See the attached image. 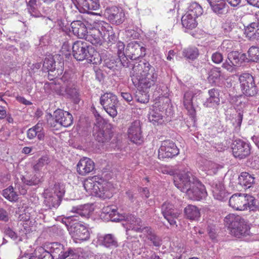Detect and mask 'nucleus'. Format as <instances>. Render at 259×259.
I'll list each match as a JSON object with an SVG mask.
<instances>
[{"label":"nucleus","mask_w":259,"mask_h":259,"mask_svg":"<svg viewBox=\"0 0 259 259\" xmlns=\"http://www.w3.org/2000/svg\"><path fill=\"white\" fill-rule=\"evenodd\" d=\"M133 83L147 90L157 83L158 73L149 63L140 61L134 64L130 72Z\"/></svg>","instance_id":"obj_1"},{"label":"nucleus","mask_w":259,"mask_h":259,"mask_svg":"<svg viewBox=\"0 0 259 259\" xmlns=\"http://www.w3.org/2000/svg\"><path fill=\"white\" fill-rule=\"evenodd\" d=\"M174 183L192 200H199L206 195L204 186L190 172H184L175 176Z\"/></svg>","instance_id":"obj_2"},{"label":"nucleus","mask_w":259,"mask_h":259,"mask_svg":"<svg viewBox=\"0 0 259 259\" xmlns=\"http://www.w3.org/2000/svg\"><path fill=\"white\" fill-rule=\"evenodd\" d=\"M72 53L74 58L78 61L86 59L89 63L94 64L101 61L99 54L84 41H75L72 46Z\"/></svg>","instance_id":"obj_3"},{"label":"nucleus","mask_w":259,"mask_h":259,"mask_svg":"<svg viewBox=\"0 0 259 259\" xmlns=\"http://www.w3.org/2000/svg\"><path fill=\"white\" fill-rule=\"evenodd\" d=\"M224 222L229 229L231 234L236 237L240 238L249 234V225L239 215L229 214L225 218Z\"/></svg>","instance_id":"obj_4"},{"label":"nucleus","mask_w":259,"mask_h":259,"mask_svg":"<svg viewBox=\"0 0 259 259\" xmlns=\"http://www.w3.org/2000/svg\"><path fill=\"white\" fill-rule=\"evenodd\" d=\"M229 205L234 209L244 210L247 208L252 209L255 205V198L246 194L236 193L229 199Z\"/></svg>","instance_id":"obj_5"},{"label":"nucleus","mask_w":259,"mask_h":259,"mask_svg":"<svg viewBox=\"0 0 259 259\" xmlns=\"http://www.w3.org/2000/svg\"><path fill=\"white\" fill-rule=\"evenodd\" d=\"M123 220L126 222V234L132 235L133 232H145L146 228L141 219L132 214H124L122 215L121 220Z\"/></svg>","instance_id":"obj_6"},{"label":"nucleus","mask_w":259,"mask_h":259,"mask_svg":"<svg viewBox=\"0 0 259 259\" xmlns=\"http://www.w3.org/2000/svg\"><path fill=\"white\" fill-rule=\"evenodd\" d=\"M100 104L106 112L112 117L114 118L117 115V97L111 93H106L100 97Z\"/></svg>","instance_id":"obj_7"},{"label":"nucleus","mask_w":259,"mask_h":259,"mask_svg":"<svg viewBox=\"0 0 259 259\" xmlns=\"http://www.w3.org/2000/svg\"><path fill=\"white\" fill-rule=\"evenodd\" d=\"M241 89L243 93L246 96L252 97L257 93V87L255 85L253 76L248 73H244L239 78Z\"/></svg>","instance_id":"obj_8"},{"label":"nucleus","mask_w":259,"mask_h":259,"mask_svg":"<svg viewBox=\"0 0 259 259\" xmlns=\"http://www.w3.org/2000/svg\"><path fill=\"white\" fill-rule=\"evenodd\" d=\"M68 230L75 239L85 241L90 238V234L88 228L79 222L70 223Z\"/></svg>","instance_id":"obj_9"},{"label":"nucleus","mask_w":259,"mask_h":259,"mask_svg":"<svg viewBox=\"0 0 259 259\" xmlns=\"http://www.w3.org/2000/svg\"><path fill=\"white\" fill-rule=\"evenodd\" d=\"M179 153V150L174 142L165 140L161 143L158 150V158L160 159L172 158Z\"/></svg>","instance_id":"obj_10"},{"label":"nucleus","mask_w":259,"mask_h":259,"mask_svg":"<svg viewBox=\"0 0 259 259\" xmlns=\"http://www.w3.org/2000/svg\"><path fill=\"white\" fill-rule=\"evenodd\" d=\"M232 153L235 158L242 159L245 158L250 154L251 148L249 144L238 139L232 145Z\"/></svg>","instance_id":"obj_11"},{"label":"nucleus","mask_w":259,"mask_h":259,"mask_svg":"<svg viewBox=\"0 0 259 259\" xmlns=\"http://www.w3.org/2000/svg\"><path fill=\"white\" fill-rule=\"evenodd\" d=\"M93 134L97 141L102 143H108L113 137V132L111 129L98 123L95 124Z\"/></svg>","instance_id":"obj_12"},{"label":"nucleus","mask_w":259,"mask_h":259,"mask_svg":"<svg viewBox=\"0 0 259 259\" xmlns=\"http://www.w3.org/2000/svg\"><path fill=\"white\" fill-rule=\"evenodd\" d=\"M85 190L90 194L97 195L100 197H103L105 194L103 186L100 183L96 181V178L86 179L83 183Z\"/></svg>","instance_id":"obj_13"},{"label":"nucleus","mask_w":259,"mask_h":259,"mask_svg":"<svg viewBox=\"0 0 259 259\" xmlns=\"http://www.w3.org/2000/svg\"><path fill=\"white\" fill-rule=\"evenodd\" d=\"M105 16L112 24L119 25L123 23L124 20V13L121 8L115 6L106 9Z\"/></svg>","instance_id":"obj_14"},{"label":"nucleus","mask_w":259,"mask_h":259,"mask_svg":"<svg viewBox=\"0 0 259 259\" xmlns=\"http://www.w3.org/2000/svg\"><path fill=\"white\" fill-rule=\"evenodd\" d=\"M127 136L129 139L135 144H140L143 142L141 124L140 120H136L131 123L128 129Z\"/></svg>","instance_id":"obj_15"},{"label":"nucleus","mask_w":259,"mask_h":259,"mask_svg":"<svg viewBox=\"0 0 259 259\" xmlns=\"http://www.w3.org/2000/svg\"><path fill=\"white\" fill-rule=\"evenodd\" d=\"M145 49L140 43L134 41L129 43L126 48L125 54L127 57L131 60L137 59L144 56Z\"/></svg>","instance_id":"obj_16"},{"label":"nucleus","mask_w":259,"mask_h":259,"mask_svg":"<svg viewBox=\"0 0 259 259\" xmlns=\"http://www.w3.org/2000/svg\"><path fill=\"white\" fill-rule=\"evenodd\" d=\"M161 212L164 218L171 226L176 225V219L180 215L179 211L175 208L173 205L169 202H165L161 206Z\"/></svg>","instance_id":"obj_17"},{"label":"nucleus","mask_w":259,"mask_h":259,"mask_svg":"<svg viewBox=\"0 0 259 259\" xmlns=\"http://www.w3.org/2000/svg\"><path fill=\"white\" fill-rule=\"evenodd\" d=\"M47 251L54 259H65L68 254V250L65 251L64 246L58 242L49 243L46 245Z\"/></svg>","instance_id":"obj_18"},{"label":"nucleus","mask_w":259,"mask_h":259,"mask_svg":"<svg viewBox=\"0 0 259 259\" xmlns=\"http://www.w3.org/2000/svg\"><path fill=\"white\" fill-rule=\"evenodd\" d=\"M95 169L94 161L90 158L83 157L77 164V171L81 176H85Z\"/></svg>","instance_id":"obj_19"},{"label":"nucleus","mask_w":259,"mask_h":259,"mask_svg":"<svg viewBox=\"0 0 259 259\" xmlns=\"http://www.w3.org/2000/svg\"><path fill=\"white\" fill-rule=\"evenodd\" d=\"M211 9L216 15L221 16L228 12L229 7L225 0H207Z\"/></svg>","instance_id":"obj_20"},{"label":"nucleus","mask_w":259,"mask_h":259,"mask_svg":"<svg viewBox=\"0 0 259 259\" xmlns=\"http://www.w3.org/2000/svg\"><path fill=\"white\" fill-rule=\"evenodd\" d=\"M44 203L49 208L57 207L60 204L62 198L53 193V191L46 189L44 193Z\"/></svg>","instance_id":"obj_21"},{"label":"nucleus","mask_w":259,"mask_h":259,"mask_svg":"<svg viewBox=\"0 0 259 259\" xmlns=\"http://www.w3.org/2000/svg\"><path fill=\"white\" fill-rule=\"evenodd\" d=\"M55 117L58 122H60V126L68 127L73 123L72 115L68 112L61 109H57L55 111Z\"/></svg>","instance_id":"obj_22"},{"label":"nucleus","mask_w":259,"mask_h":259,"mask_svg":"<svg viewBox=\"0 0 259 259\" xmlns=\"http://www.w3.org/2000/svg\"><path fill=\"white\" fill-rule=\"evenodd\" d=\"M144 234L146 235L148 243L150 246L159 247L162 244L161 238L157 235L151 228H146Z\"/></svg>","instance_id":"obj_23"},{"label":"nucleus","mask_w":259,"mask_h":259,"mask_svg":"<svg viewBox=\"0 0 259 259\" xmlns=\"http://www.w3.org/2000/svg\"><path fill=\"white\" fill-rule=\"evenodd\" d=\"M196 94L193 92L189 91L186 92L184 96L183 104L188 113L193 117L195 115V109L194 106L193 101L197 99V96H195Z\"/></svg>","instance_id":"obj_24"},{"label":"nucleus","mask_w":259,"mask_h":259,"mask_svg":"<svg viewBox=\"0 0 259 259\" xmlns=\"http://www.w3.org/2000/svg\"><path fill=\"white\" fill-rule=\"evenodd\" d=\"M99 244L107 248H115L118 246V240L113 234H107L98 237Z\"/></svg>","instance_id":"obj_25"},{"label":"nucleus","mask_w":259,"mask_h":259,"mask_svg":"<svg viewBox=\"0 0 259 259\" xmlns=\"http://www.w3.org/2000/svg\"><path fill=\"white\" fill-rule=\"evenodd\" d=\"M71 27L74 35L80 38H85L89 32L85 24L81 21H72Z\"/></svg>","instance_id":"obj_26"},{"label":"nucleus","mask_w":259,"mask_h":259,"mask_svg":"<svg viewBox=\"0 0 259 259\" xmlns=\"http://www.w3.org/2000/svg\"><path fill=\"white\" fill-rule=\"evenodd\" d=\"M103 32L102 30L94 29L90 30L85 37V39L93 45L101 46L103 41Z\"/></svg>","instance_id":"obj_27"},{"label":"nucleus","mask_w":259,"mask_h":259,"mask_svg":"<svg viewBox=\"0 0 259 259\" xmlns=\"http://www.w3.org/2000/svg\"><path fill=\"white\" fill-rule=\"evenodd\" d=\"M101 30L103 32V40L106 41L109 46H111L116 42L118 38L112 28L108 24L106 23L104 26H102Z\"/></svg>","instance_id":"obj_28"},{"label":"nucleus","mask_w":259,"mask_h":259,"mask_svg":"<svg viewBox=\"0 0 259 259\" xmlns=\"http://www.w3.org/2000/svg\"><path fill=\"white\" fill-rule=\"evenodd\" d=\"M27 138L32 140L36 136L39 140H44L45 133L44 132L43 123L38 122L35 125L29 128L27 132Z\"/></svg>","instance_id":"obj_29"},{"label":"nucleus","mask_w":259,"mask_h":259,"mask_svg":"<svg viewBox=\"0 0 259 259\" xmlns=\"http://www.w3.org/2000/svg\"><path fill=\"white\" fill-rule=\"evenodd\" d=\"M255 182L254 175L246 172H242L238 177V184L244 189L251 187Z\"/></svg>","instance_id":"obj_30"},{"label":"nucleus","mask_w":259,"mask_h":259,"mask_svg":"<svg viewBox=\"0 0 259 259\" xmlns=\"http://www.w3.org/2000/svg\"><path fill=\"white\" fill-rule=\"evenodd\" d=\"M209 98L204 102L206 107H212L218 105L220 102V92L218 89H212L208 91Z\"/></svg>","instance_id":"obj_31"},{"label":"nucleus","mask_w":259,"mask_h":259,"mask_svg":"<svg viewBox=\"0 0 259 259\" xmlns=\"http://www.w3.org/2000/svg\"><path fill=\"white\" fill-rule=\"evenodd\" d=\"M213 197L220 201H225L228 199V193L226 191L223 185L219 182L212 187Z\"/></svg>","instance_id":"obj_32"},{"label":"nucleus","mask_w":259,"mask_h":259,"mask_svg":"<svg viewBox=\"0 0 259 259\" xmlns=\"http://www.w3.org/2000/svg\"><path fill=\"white\" fill-rule=\"evenodd\" d=\"M257 27L258 24L255 22L245 27L244 33L250 40L259 41V28Z\"/></svg>","instance_id":"obj_33"},{"label":"nucleus","mask_w":259,"mask_h":259,"mask_svg":"<svg viewBox=\"0 0 259 259\" xmlns=\"http://www.w3.org/2000/svg\"><path fill=\"white\" fill-rule=\"evenodd\" d=\"M65 92L72 98L74 103H78L80 101V95L76 87L71 81L65 83Z\"/></svg>","instance_id":"obj_34"},{"label":"nucleus","mask_w":259,"mask_h":259,"mask_svg":"<svg viewBox=\"0 0 259 259\" xmlns=\"http://www.w3.org/2000/svg\"><path fill=\"white\" fill-rule=\"evenodd\" d=\"M71 211L74 213L72 217L88 218L90 215L91 212V207L89 205H80L78 206L73 207Z\"/></svg>","instance_id":"obj_35"},{"label":"nucleus","mask_w":259,"mask_h":259,"mask_svg":"<svg viewBox=\"0 0 259 259\" xmlns=\"http://www.w3.org/2000/svg\"><path fill=\"white\" fill-rule=\"evenodd\" d=\"M229 57L233 65H235V68L238 67L245 61L247 59L245 54H241L237 51L231 52L229 53Z\"/></svg>","instance_id":"obj_36"},{"label":"nucleus","mask_w":259,"mask_h":259,"mask_svg":"<svg viewBox=\"0 0 259 259\" xmlns=\"http://www.w3.org/2000/svg\"><path fill=\"white\" fill-rule=\"evenodd\" d=\"M78 4L86 12L91 10H96L100 7L98 0H78Z\"/></svg>","instance_id":"obj_37"},{"label":"nucleus","mask_w":259,"mask_h":259,"mask_svg":"<svg viewBox=\"0 0 259 259\" xmlns=\"http://www.w3.org/2000/svg\"><path fill=\"white\" fill-rule=\"evenodd\" d=\"M196 18V17L186 13L181 19L183 27L191 29L195 28L197 25Z\"/></svg>","instance_id":"obj_38"},{"label":"nucleus","mask_w":259,"mask_h":259,"mask_svg":"<svg viewBox=\"0 0 259 259\" xmlns=\"http://www.w3.org/2000/svg\"><path fill=\"white\" fill-rule=\"evenodd\" d=\"M185 215L190 220H197L200 216L199 209L194 205H189L184 210Z\"/></svg>","instance_id":"obj_39"},{"label":"nucleus","mask_w":259,"mask_h":259,"mask_svg":"<svg viewBox=\"0 0 259 259\" xmlns=\"http://www.w3.org/2000/svg\"><path fill=\"white\" fill-rule=\"evenodd\" d=\"M103 212L104 213L108 214L109 217L113 222H118L121 220L122 215L120 216L117 212V210L115 208H113L111 206H108L103 208Z\"/></svg>","instance_id":"obj_40"},{"label":"nucleus","mask_w":259,"mask_h":259,"mask_svg":"<svg viewBox=\"0 0 259 259\" xmlns=\"http://www.w3.org/2000/svg\"><path fill=\"white\" fill-rule=\"evenodd\" d=\"M50 159L48 156L44 155L39 158L37 161L32 164L33 169L35 171H39L45 165L48 164Z\"/></svg>","instance_id":"obj_41"},{"label":"nucleus","mask_w":259,"mask_h":259,"mask_svg":"<svg viewBox=\"0 0 259 259\" xmlns=\"http://www.w3.org/2000/svg\"><path fill=\"white\" fill-rule=\"evenodd\" d=\"M187 13L197 18L202 14L203 9L198 3L194 2L190 4Z\"/></svg>","instance_id":"obj_42"},{"label":"nucleus","mask_w":259,"mask_h":259,"mask_svg":"<svg viewBox=\"0 0 259 259\" xmlns=\"http://www.w3.org/2000/svg\"><path fill=\"white\" fill-rule=\"evenodd\" d=\"M183 55L187 59L193 60L198 57L199 55L198 50L196 47H189L183 50Z\"/></svg>","instance_id":"obj_43"},{"label":"nucleus","mask_w":259,"mask_h":259,"mask_svg":"<svg viewBox=\"0 0 259 259\" xmlns=\"http://www.w3.org/2000/svg\"><path fill=\"white\" fill-rule=\"evenodd\" d=\"M3 195L10 201H16L18 200V195L14 191L12 186H9L8 188L3 190Z\"/></svg>","instance_id":"obj_44"},{"label":"nucleus","mask_w":259,"mask_h":259,"mask_svg":"<svg viewBox=\"0 0 259 259\" xmlns=\"http://www.w3.org/2000/svg\"><path fill=\"white\" fill-rule=\"evenodd\" d=\"M149 120L154 124H161L163 122V116L161 113L156 110H153L149 115Z\"/></svg>","instance_id":"obj_45"},{"label":"nucleus","mask_w":259,"mask_h":259,"mask_svg":"<svg viewBox=\"0 0 259 259\" xmlns=\"http://www.w3.org/2000/svg\"><path fill=\"white\" fill-rule=\"evenodd\" d=\"M141 89L136 92L135 98L136 100L140 103L146 104L149 102V96L148 92Z\"/></svg>","instance_id":"obj_46"},{"label":"nucleus","mask_w":259,"mask_h":259,"mask_svg":"<svg viewBox=\"0 0 259 259\" xmlns=\"http://www.w3.org/2000/svg\"><path fill=\"white\" fill-rule=\"evenodd\" d=\"M221 75L220 68L217 67L213 68L209 72L208 79L210 82L214 83L220 79Z\"/></svg>","instance_id":"obj_47"},{"label":"nucleus","mask_w":259,"mask_h":259,"mask_svg":"<svg viewBox=\"0 0 259 259\" xmlns=\"http://www.w3.org/2000/svg\"><path fill=\"white\" fill-rule=\"evenodd\" d=\"M248 54L251 61L259 62V48L251 47L248 51Z\"/></svg>","instance_id":"obj_48"},{"label":"nucleus","mask_w":259,"mask_h":259,"mask_svg":"<svg viewBox=\"0 0 259 259\" xmlns=\"http://www.w3.org/2000/svg\"><path fill=\"white\" fill-rule=\"evenodd\" d=\"M43 68L48 72H53L55 70L56 65L54 60L52 58H46L43 64Z\"/></svg>","instance_id":"obj_49"},{"label":"nucleus","mask_w":259,"mask_h":259,"mask_svg":"<svg viewBox=\"0 0 259 259\" xmlns=\"http://www.w3.org/2000/svg\"><path fill=\"white\" fill-rule=\"evenodd\" d=\"M27 3V9L31 16L38 17L36 11L37 9V0H29Z\"/></svg>","instance_id":"obj_50"},{"label":"nucleus","mask_w":259,"mask_h":259,"mask_svg":"<svg viewBox=\"0 0 259 259\" xmlns=\"http://www.w3.org/2000/svg\"><path fill=\"white\" fill-rule=\"evenodd\" d=\"M49 189L50 191H53V193L54 194L57 195V196L61 198H62L65 193L64 187L63 185L59 183L55 184L52 189Z\"/></svg>","instance_id":"obj_51"},{"label":"nucleus","mask_w":259,"mask_h":259,"mask_svg":"<svg viewBox=\"0 0 259 259\" xmlns=\"http://www.w3.org/2000/svg\"><path fill=\"white\" fill-rule=\"evenodd\" d=\"M47 123L50 127H54L56 129H58L59 126H61L60 122H58L56 118L55 117V112L53 115L51 114L49 115V117L47 118Z\"/></svg>","instance_id":"obj_52"},{"label":"nucleus","mask_w":259,"mask_h":259,"mask_svg":"<svg viewBox=\"0 0 259 259\" xmlns=\"http://www.w3.org/2000/svg\"><path fill=\"white\" fill-rule=\"evenodd\" d=\"M230 58L229 57V53L228 54L227 59L226 61L223 64L222 67L224 69H226L228 71L233 73L236 71V69L235 68V65L233 64L232 63V61L230 59Z\"/></svg>","instance_id":"obj_53"},{"label":"nucleus","mask_w":259,"mask_h":259,"mask_svg":"<svg viewBox=\"0 0 259 259\" xmlns=\"http://www.w3.org/2000/svg\"><path fill=\"white\" fill-rule=\"evenodd\" d=\"M39 259H54L51 254L42 247L38 248Z\"/></svg>","instance_id":"obj_54"},{"label":"nucleus","mask_w":259,"mask_h":259,"mask_svg":"<svg viewBox=\"0 0 259 259\" xmlns=\"http://www.w3.org/2000/svg\"><path fill=\"white\" fill-rule=\"evenodd\" d=\"M4 233L13 240H16L18 238L17 234L10 227H5L4 228Z\"/></svg>","instance_id":"obj_55"},{"label":"nucleus","mask_w":259,"mask_h":259,"mask_svg":"<svg viewBox=\"0 0 259 259\" xmlns=\"http://www.w3.org/2000/svg\"><path fill=\"white\" fill-rule=\"evenodd\" d=\"M211 60L214 63L220 64L223 61V57L221 53L215 52L212 55Z\"/></svg>","instance_id":"obj_56"},{"label":"nucleus","mask_w":259,"mask_h":259,"mask_svg":"<svg viewBox=\"0 0 259 259\" xmlns=\"http://www.w3.org/2000/svg\"><path fill=\"white\" fill-rule=\"evenodd\" d=\"M243 118V114L241 113H238L236 117L235 118V122H233V124L235 126L236 131H238L241 124Z\"/></svg>","instance_id":"obj_57"},{"label":"nucleus","mask_w":259,"mask_h":259,"mask_svg":"<svg viewBox=\"0 0 259 259\" xmlns=\"http://www.w3.org/2000/svg\"><path fill=\"white\" fill-rule=\"evenodd\" d=\"M207 231L209 237L213 239L216 237V231L215 226L213 225H208L207 228Z\"/></svg>","instance_id":"obj_58"},{"label":"nucleus","mask_w":259,"mask_h":259,"mask_svg":"<svg viewBox=\"0 0 259 259\" xmlns=\"http://www.w3.org/2000/svg\"><path fill=\"white\" fill-rule=\"evenodd\" d=\"M19 259H39L38 248L35 250L33 253L25 254Z\"/></svg>","instance_id":"obj_59"},{"label":"nucleus","mask_w":259,"mask_h":259,"mask_svg":"<svg viewBox=\"0 0 259 259\" xmlns=\"http://www.w3.org/2000/svg\"><path fill=\"white\" fill-rule=\"evenodd\" d=\"M9 217L8 212L3 208H0V221L8 222Z\"/></svg>","instance_id":"obj_60"},{"label":"nucleus","mask_w":259,"mask_h":259,"mask_svg":"<svg viewBox=\"0 0 259 259\" xmlns=\"http://www.w3.org/2000/svg\"><path fill=\"white\" fill-rule=\"evenodd\" d=\"M250 162V166L251 167L257 168L259 166V158L257 157H254L250 158L249 160Z\"/></svg>","instance_id":"obj_61"},{"label":"nucleus","mask_w":259,"mask_h":259,"mask_svg":"<svg viewBox=\"0 0 259 259\" xmlns=\"http://www.w3.org/2000/svg\"><path fill=\"white\" fill-rule=\"evenodd\" d=\"M139 192L143 198H148L150 196V192L147 187L140 188Z\"/></svg>","instance_id":"obj_62"},{"label":"nucleus","mask_w":259,"mask_h":259,"mask_svg":"<svg viewBox=\"0 0 259 259\" xmlns=\"http://www.w3.org/2000/svg\"><path fill=\"white\" fill-rule=\"evenodd\" d=\"M68 253L65 259H77V255L75 254L73 250L70 248L68 249Z\"/></svg>","instance_id":"obj_63"},{"label":"nucleus","mask_w":259,"mask_h":259,"mask_svg":"<svg viewBox=\"0 0 259 259\" xmlns=\"http://www.w3.org/2000/svg\"><path fill=\"white\" fill-rule=\"evenodd\" d=\"M206 166L209 170H212L213 172H215L218 165L212 161H207L206 163Z\"/></svg>","instance_id":"obj_64"}]
</instances>
